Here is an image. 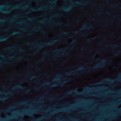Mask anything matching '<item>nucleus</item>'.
<instances>
[{"label": "nucleus", "instance_id": "nucleus-4", "mask_svg": "<svg viewBox=\"0 0 121 121\" xmlns=\"http://www.w3.org/2000/svg\"><path fill=\"white\" fill-rule=\"evenodd\" d=\"M66 50L65 49H56L55 50H54L53 51V52L55 53H56L57 52H63L60 54H59L58 53H56L55 56L52 57V58L55 59V58L56 57H59L60 56V55H62V56H68V54L67 52L65 53V51Z\"/></svg>", "mask_w": 121, "mask_h": 121}, {"label": "nucleus", "instance_id": "nucleus-19", "mask_svg": "<svg viewBox=\"0 0 121 121\" xmlns=\"http://www.w3.org/2000/svg\"><path fill=\"white\" fill-rule=\"evenodd\" d=\"M41 27L40 26H38V27L37 29H36V28H35L33 29L32 30L35 31H37L39 30L40 29Z\"/></svg>", "mask_w": 121, "mask_h": 121}, {"label": "nucleus", "instance_id": "nucleus-1", "mask_svg": "<svg viewBox=\"0 0 121 121\" xmlns=\"http://www.w3.org/2000/svg\"><path fill=\"white\" fill-rule=\"evenodd\" d=\"M59 41V39H52L50 42L46 43L45 42H42L40 43V45H38L37 47H35V45L36 43H32L30 42H27L25 44L26 45H31L34 46L35 47L37 48L38 50L42 49L43 48L48 46H52L55 43Z\"/></svg>", "mask_w": 121, "mask_h": 121}, {"label": "nucleus", "instance_id": "nucleus-53", "mask_svg": "<svg viewBox=\"0 0 121 121\" xmlns=\"http://www.w3.org/2000/svg\"><path fill=\"white\" fill-rule=\"evenodd\" d=\"M8 58L9 59H12L13 58V56H8Z\"/></svg>", "mask_w": 121, "mask_h": 121}, {"label": "nucleus", "instance_id": "nucleus-11", "mask_svg": "<svg viewBox=\"0 0 121 121\" xmlns=\"http://www.w3.org/2000/svg\"><path fill=\"white\" fill-rule=\"evenodd\" d=\"M9 37L8 36L6 37L0 36V42L4 41L7 40Z\"/></svg>", "mask_w": 121, "mask_h": 121}, {"label": "nucleus", "instance_id": "nucleus-15", "mask_svg": "<svg viewBox=\"0 0 121 121\" xmlns=\"http://www.w3.org/2000/svg\"><path fill=\"white\" fill-rule=\"evenodd\" d=\"M4 51H10L11 52H13V49L12 48L10 47L6 48L4 49Z\"/></svg>", "mask_w": 121, "mask_h": 121}, {"label": "nucleus", "instance_id": "nucleus-48", "mask_svg": "<svg viewBox=\"0 0 121 121\" xmlns=\"http://www.w3.org/2000/svg\"><path fill=\"white\" fill-rule=\"evenodd\" d=\"M90 20L95 21H96V19L93 18L90 19Z\"/></svg>", "mask_w": 121, "mask_h": 121}, {"label": "nucleus", "instance_id": "nucleus-25", "mask_svg": "<svg viewBox=\"0 0 121 121\" xmlns=\"http://www.w3.org/2000/svg\"><path fill=\"white\" fill-rule=\"evenodd\" d=\"M118 4H112L110 5L111 7H112L115 8L117 7L118 6Z\"/></svg>", "mask_w": 121, "mask_h": 121}, {"label": "nucleus", "instance_id": "nucleus-50", "mask_svg": "<svg viewBox=\"0 0 121 121\" xmlns=\"http://www.w3.org/2000/svg\"><path fill=\"white\" fill-rule=\"evenodd\" d=\"M20 30H23V31H25L26 30L25 29V28H21L20 29Z\"/></svg>", "mask_w": 121, "mask_h": 121}, {"label": "nucleus", "instance_id": "nucleus-31", "mask_svg": "<svg viewBox=\"0 0 121 121\" xmlns=\"http://www.w3.org/2000/svg\"><path fill=\"white\" fill-rule=\"evenodd\" d=\"M22 57H19V58H17L16 59V60L17 61H19L21 59H22Z\"/></svg>", "mask_w": 121, "mask_h": 121}, {"label": "nucleus", "instance_id": "nucleus-43", "mask_svg": "<svg viewBox=\"0 0 121 121\" xmlns=\"http://www.w3.org/2000/svg\"><path fill=\"white\" fill-rule=\"evenodd\" d=\"M56 2V1L55 0L53 1H50L49 2L52 4H55Z\"/></svg>", "mask_w": 121, "mask_h": 121}, {"label": "nucleus", "instance_id": "nucleus-41", "mask_svg": "<svg viewBox=\"0 0 121 121\" xmlns=\"http://www.w3.org/2000/svg\"><path fill=\"white\" fill-rule=\"evenodd\" d=\"M26 114H27L28 115H30V116H32V114L31 113H29V112H26Z\"/></svg>", "mask_w": 121, "mask_h": 121}, {"label": "nucleus", "instance_id": "nucleus-35", "mask_svg": "<svg viewBox=\"0 0 121 121\" xmlns=\"http://www.w3.org/2000/svg\"><path fill=\"white\" fill-rule=\"evenodd\" d=\"M116 117H111L110 119V120H115L116 119Z\"/></svg>", "mask_w": 121, "mask_h": 121}, {"label": "nucleus", "instance_id": "nucleus-60", "mask_svg": "<svg viewBox=\"0 0 121 121\" xmlns=\"http://www.w3.org/2000/svg\"><path fill=\"white\" fill-rule=\"evenodd\" d=\"M24 103H20L18 104L21 105L22 104H24Z\"/></svg>", "mask_w": 121, "mask_h": 121}, {"label": "nucleus", "instance_id": "nucleus-32", "mask_svg": "<svg viewBox=\"0 0 121 121\" xmlns=\"http://www.w3.org/2000/svg\"><path fill=\"white\" fill-rule=\"evenodd\" d=\"M5 21V20L1 19H0V23L2 24V23Z\"/></svg>", "mask_w": 121, "mask_h": 121}, {"label": "nucleus", "instance_id": "nucleus-62", "mask_svg": "<svg viewBox=\"0 0 121 121\" xmlns=\"http://www.w3.org/2000/svg\"><path fill=\"white\" fill-rule=\"evenodd\" d=\"M60 86H63V83H62V84H60Z\"/></svg>", "mask_w": 121, "mask_h": 121}, {"label": "nucleus", "instance_id": "nucleus-7", "mask_svg": "<svg viewBox=\"0 0 121 121\" xmlns=\"http://www.w3.org/2000/svg\"><path fill=\"white\" fill-rule=\"evenodd\" d=\"M73 92L76 93L77 94H82V93L76 90H72L67 92L66 94H65L64 96H66L70 95Z\"/></svg>", "mask_w": 121, "mask_h": 121}, {"label": "nucleus", "instance_id": "nucleus-5", "mask_svg": "<svg viewBox=\"0 0 121 121\" xmlns=\"http://www.w3.org/2000/svg\"><path fill=\"white\" fill-rule=\"evenodd\" d=\"M63 0L65 1L67 0ZM67 0L72 3L73 4V6H78L82 4V2H84V3L83 4V5H84L87 4L89 2V1H85L84 0H81V1L80 2L77 1L74 3L73 2V0Z\"/></svg>", "mask_w": 121, "mask_h": 121}, {"label": "nucleus", "instance_id": "nucleus-28", "mask_svg": "<svg viewBox=\"0 0 121 121\" xmlns=\"http://www.w3.org/2000/svg\"><path fill=\"white\" fill-rule=\"evenodd\" d=\"M10 27H9L8 28L5 29L3 30V31L4 32H8L9 31V29H10Z\"/></svg>", "mask_w": 121, "mask_h": 121}, {"label": "nucleus", "instance_id": "nucleus-12", "mask_svg": "<svg viewBox=\"0 0 121 121\" xmlns=\"http://www.w3.org/2000/svg\"><path fill=\"white\" fill-rule=\"evenodd\" d=\"M60 16L64 17L65 16V15L63 14H57L53 15L52 16V17H57Z\"/></svg>", "mask_w": 121, "mask_h": 121}, {"label": "nucleus", "instance_id": "nucleus-51", "mask_svg": "<svg viewBox=\"0 0 121 121\" xmlns=\"http://www.w3.org/2000/svg\"><path fill=\"white\" fill-rule=\"evenodd\" d=\"M15 17H14L12 18L10 20V21H13L14 20V18Z\"/></svg>", "mask_w": 121, "mask_h": 121}, {"label": "nucleus", "instance_id": "nucleus-2", "mask_svg": "<svg viewBox=\"0 0 121 121\" xmlns=\"http://www.w3.org/2000/svg\"><path fill=\"white\" fill-rule=\"evenodd\" d=\"M111 59L103 60L101 63H100L95 66L91 68H88L89 70H95L99 68H103L107 65V63H110L111 61Z\"/></svg>", "mask_w": 121, "mask_h": 121}, {"label": "nucleus", "instance_id": "nucleus-49", "mask_svg": "<svg viewBox=\"0 0 121 121\" xmlns=\"http://www.w3.org/2000/svg\"><path fill=\"white\" fill-rule=\"evenodd\" d=\"M78 31H75L73 32V33L74 34H77L78 33Z\"/></svg>", "mask_w": 121, "mask_h": 121}, {"label": "nucleus", "instance_id": "nucleus-64", "mask_svg": "<svg viewBox=\"0 0 121 121\" xmlns=\"http://www.w3.org/2000/svg\"><path fill=\"white\" fill-rule=\"evenodd\" d=\"M46 83L47 84H48V85L49 84V83L48 82H46Z\"/></svg>", "mask_w": 121, "mask_h": 121}, {"label": "nucleus", "instance_id": "nucleus-21", "mask_svg": "<svg viewBox=\"0 0 121 121\" xmlns=\"http://www.w3.org/2000/svg\"><path fill=\"white\" fill-rule=\"evenodd\" d=\"M44 58L43 57V58H42L41 59H40L38 61H36L35 62V63L36 64L39 63L40 62H43L44 61Z\"/></svg>", "mask_w": 121, "mask_h": 121}, {"label": "nucleus", "instance_id": "nucleus-30", "mask_svg": "<svg viewBox=\"0 0 121 121\" xmlns=\"http://www.w3.org/2000/svg\"><path fill=\"white\" fill-rule=\"evenodd\" d=\"M77 42V41L75 40L74 39L70 43V44H72L73 43H76Z\"/></svg>", "mask_w": 121, "mask_h": 121}, {"label": "nucleus", "instance_id": "nucleus-34", "mask_svg": "<svg viewBox=\"0 0 121 121\" xmlns=\"http://www.w3.org/2000/svg\"><path fill=\"white\" fill-rule=\"evenodd\" d=\"M32 118L33 119V121H39L40 120V119L37 120H35L34 117H32Z\"/></svg>", "mask_w": 121, "mask_h": 121}, {"label": "nucleus", "instance_id": "nucleus-24", "mask_svg": "<svg viewBox=\"0 0 121 121\" xmlns=\"http://www.w3.org/2000/svg\"><path fill=\"white\" fill-rule=\"evenodd\" d=\"M8 97L6 96L5 97L0 98V100L4 101L5 99H7Z\"/></svg>", "mask_w": 121, "mask_h": 121}, {"label": "nucleus", "instance_id": "nucleus-22", "mask_svg": "<svg viewBox=\"0 0 121 121\" xmlns=\"http://www.w3.org/2000/svg\"><path fill=\"white\" fill-rule=\"evenodd\" d=\"M104 80L105 81L110 82H112L113 81V80H112L109 78H107L104 79Z\"/></svg>", "mask_w": 121, "mask_h": 121}, {"label": "nucleus", "instance_id": "nucleus-56", "mask_svg": "<svg viewBox=\"0 0 121 121\" xmlns=\"http://www.w3.org/2000/svg\"><path fill=\"white\" fill-rule=\"evenodd\" d=\"M3 88L4 89H6L7 88V87L5 85L3 87Z\"/></svg>", "mask_w": 121, "mask_h": 121}, {"label": "nucleus", "instance_id": "nucleus-23", "mask_svg": "<svg viewBox=\"0 0 121 121\" xmlns=\"http://www.w3.org/2000/svg\"><path fill=\"white\" fill-rule=\"evenodd\" d=\"M17 24H19V25H21L22 24H24L26 23V22L25 21H22L20 22H17Z\"/></svg>", "mask_w": 121, "mask_h": 121}, {"label": "nucleus", "instance_id": "nucleus-40", "mask_svg": "<svg viewBox=\"0 0 121 121\" xmlns=\"http://www.w3.org/2000/svg\"><path fill=\"white\" fill-rule=\"evenodd\" d=\"M74 47L73 46H72V47H69L67 48L70 49V50H72L73 49Z\"/></svg>", "mask_w": 121, "mask_h": 121}, {"label": "nucleus", "instance_id": "nucleus-3", "mask_svg": "<svg viewBox=\"0 0 121 121\" xmlns=\"http://www.w3.org/2000/svg\"><path fill=\"white\" fill-rule=\"evenodd\" d=\"M28 6V5H26L24 6H21L19 5H17L13 7L10 10H2L0 8V11L3 12L5 13H10L11 10L15 9H20L22 10H24L27 8Z\"/></svg>", "mask_w": 121, "mask_h": 121}, {"label": "nucleus", "instance_id": "nucleus-10", "mask_svg": "<svg viewBox=\"0 0 121 121\" xmlns=\"http://www.w3.org/2000/svg\"><path fill=\"white\" fill-rule=\"evenodd\" d=\"M65 73L68 76L72 74L73 75H75L76 74H79V73L75 71H71L69 72H67Z\"/></svg>", "mask_w": 121, "mask_h": 121}, {"label": "nucleus", "instance_id": "nucleus-47", "mask_svg": "<svg viewBox=\"0 0 121 121\" xmlns=\"http://www.w3.org/2000/svg\"><path fill=\"white\" fill-rule=\"evenodd\" d=\"M3 6H4L5 7H6V8H9V7H11V6H5V5H4H4H3Z\"/></svg>", "mask_w": 121, "mask_h": 121}, {"label": "nucleus", "instance_id": "nucleus-37", "mask_svg": "<svg viewBox=\"0 0 121 121\" xmlns=\"http://www.w3.org/2000/svg\"><path fill=\"white\" fill-rule=\"evenodd\" d=\"M80 34L82 35V36H86L87 35H88V34L86 33L84 34Z\"/></svg>", "mask_w": 121, "mask_h": 121}, {"label": "nucleus", "instance_id": "nucleus-38", "mask_svg": "<svg viewBox=\"0 0 121 121\" xmlns=\"http://www.w3.org/2000/svg\"><path fill=\"white\" fill-rule=\"evenodd\" d=\"M35 78V79H37V77L36 76H33L31 77L30 79H33V78Z\"/></svg>", "mask_w": 121, "mask_h": 121}, {"label": "nucleus", "instance_id": "nucleus-52", "mask_svg": "<svg viewBox=\"0 0 121 121\" xmlns=\"http://www.w3.org/2000/svg\"><path fill=\"white\" fill-rule=\"evenodd\" d=\"M41 32L43 34H45L46 33V32L42 30L41 31Z\"/></svg>", "mask_w": 121, "mask_h": 121}, {"label": "nucleus", "instance_id": "nucleus-55", "mask_svg": "<svg viewBox=\"0 0 121 121\" xmlns=\"http://www.w3.org/2000/svg\"><path fill=\"white\" fill-rule=\"evenodd\" d=\"M28 20L29 21H31L33 19L30 18H28Z\"/></svg>", "mask_w": 121, "mask_h": 121}, {"label": "nucleus", "instance_id": "nucleus-45", "mask_svg": "<svg viewBox=\"0 0 121 121\" xmlns=\"http://www.w3.org/2000/svg\"><path fill=\"white\" fill-rule=\"evenodd\" d=\"M36 69L37 70H38V71H39L41 70V68H39L38 67H37L36 68Z\"/></svg>", "mask_w": 121, "mask_h": 121}, {"label": "nucleus", "instance_id": "nucleus-36", "mask_svg": "<svg viewBox=\"0 0 121 121\" xmlns=\"http://www.w3.org/2000/svg\"><path fill=\"white\" fill-rule=\"evenodd\" d=\"M57 85L56 84H54L53 85H52L50 86V87H53L57 86Z\"/></svg>", "mask_w": 121, "mask_h": 121}, {"label": "nucleus", "instance_id": "nucleus-61", "mask_svg": "<svg viewBox=\"0 0 121 121\" xmlns=\"http://www.w3.org/2000/svg\"><path fill=\"white\" fill-rule=\"evenodd\" d=\"M0 57H2L3 58H4V56L3 55H1L0 56Z\"/></svg>", "mask_w": 121, "mask_h": 121}, {"label": "nucleus", "instance_id": "nucleus-8", "mask_svg": "<svg viewBox=\"0 0 121 121\" xmlns=\"http://www.w3.org/2000/svg\"><path fill=\"white\" fill-rule=\"evenodd\" d=\"M93 28L92 25H90L88 27H87L86 25H84L80 30H82L84 29L89 30L91 29H92Z\"/></svg>", "mask_w": 121, "mask_h": 121}, {"label": "nucleus", "instance_id": "nucleus-46", "mask_svg": "<svg viewBox=\"0 0 121 121\" xmlns=\"http://www.w3.org/2000/svg\"><path fill=\"white\" fill-rule=\"evenodd\" d=\"M34 89L35 90L38 91L39 89V88L36 87Z\"/></svg>", "mask_w": 121, "mask_h": 121}, {"label": "nucleus", "instance_id": "nucleus-58", "mask_svg": "<svg viewBox=\"0 0 121 121\" xmlns=\"http://www.w3.org/2000/svg\"><path fill=\"white\" fill-rule=\"evenodd\" d=\"M75 20L77 21V22H78L79 21V20L77 19H75Z\"/></svg>", "mask_w": 121, "mask_h": 121}, {"label": "nucleus", "instance_id": "nucleus-14", "mask_svg": "<svg viewBox=\"0 0 121 121\" xmlns=\"http://www.w3.org/2000/svg\"><path fill=\"white\" fill-rule=\"evenodd\" d=\"M20 35L19 37H20L21 36H23L22 35V34L16 31L14 32V33L12 34L10 36H12L14 35Z\"/></svg>", "mask_w": 121, "mask_h": 121}, {"label": "nucleus", "instance_id": "nucleus-42", "mask_svg": "<svg viewBox=\"0 0 121 121\" xmlns=\"http://www.w3.org/2000/svg\"><path fill=\"white\" fill-rule=\"evenodd\" d=\"M30 90V89H29L27 90H26L25 91V92L26 93H28L29 92Z\"/></svg>", "mask_w": 121, "mask_h": 121}, {"label": "nucleus", "instance_id": "nucleus-59", "mask_svg": "<svg viewBox=\"0 0 121 121\" xmlns=\"http://www.w3.org/2000/svg\"><path fill=\"white\" fill-rule=\"evenodd\" d=\"M17 45H15L14 46H13V48H17Z\"/></svg>", "mask_w": 121, "mask_h": 121}, {"label": "nucleus", "instance_id": "nucleus-17", "mask_svg": "<svg viewBox=\"0 0 121 121\" xmlns=\"http://www.w3.org/2000/svg\"><path fill=\"white\" fill-rule=\"evenodd\" d=\"M53 24L58 26H60L63 24V23L61 22H53Z\"/></svg>", "mask_w": 121, "mask_h": 121}, {"label": "nucleus", "instance_id": "nucleus-16", "mask_svg": "<svg viewBox=\"0 0 121 121\" xmlns=\"http://www.w3.org/2000/svg\"><path fill=\"white\" fill-rule=\"evenodd\" d=\"M98 37V36H96L94 38L91 39H88L87 40V42L88 43H90L93 40L97 38Z\"/></svg>", "mask_w": 121, "mask_h": 121}, {"label": "nucleus", "instance_id": "nucleus-39", "mask_svg": "<svg viewBox=\"0 0 121 121\" xmlns=\"http://www.w3.org/2000/svg\"><path fill=\"white\" fill-rule=\"evenodd\" d=\"M68 34V33L66 32H64L61 33L62 34L66 35Z\"/></svg>", "mask_w": 121, "mask_h": 121}, {"label": "nucleus", "instance_id": "nucleus-54", "mask_svg": "<svg viewBox=\"0 0 121 121\" xmlns=\"http://www.w3.org/2000/svg\"><path fill=\"white\" fill-rule=\"evenodd\" d=\"M5 62L6 63H7L8 64H11V63H9V62L7 61H6V60H5Z\"/></svg>", "mask_w": 121, "mask_h": 121}, {"label": "nucleus", "instance_id": "nucleus-6", "mask_svg": "<svg viewBox=\"0 0 121 121\" xmlns=\"http://www.w3.org/2000/svg\"><path fill=\"white\" fill-rule=\"evenodd\" d=\"M46 9V6L37 9H36L34 8H31L30 11L27 12L26 13V14H27L32 12H36L40 11L41 10H45Z\"/></svg>", "mask_w": 121, "mask_h": 121}, {"label": "nucleus", "instance_id": "nucleus-63", "mask_svg": "<svg viewBox=\"0 0 121 121\" xmlns=\"http://www.w3.org/2000/svg\"><path fill=\"white\" fill-rule=\"evenodd\" d=\"M33 34L32 33H30L28 34V35H32Z\"/></svg>", "mask_w": 121, "mask_h": 121}, {"label": "nucleus", "instance_id": "nucleus-33", "mask_svg": "<svg viewBox=\"0 0 121 121\" xmlns=\"http://www.w3.org/2000/svg\"><path fill=\"white\" fill-rule=\"evenodd\" d=\"M19 51L21 52H24L25 51L24 50L21 49H20L19 50Z\"/></svg>", "mask_w": 121, "mask_h": 121}, {"label": "nucleus", "instance_id": "nucleus-57", "mask_svg": "<svg viewBox=\"0 0 121 121\" xmlns=\"http://www.w3.org/2000/svg\"><path fill=\"white\" fill-rule=\"evenodd\" d=\"M116 80L118 81H121V78L117 79Z\"/></svg>", "mask_w": 121, "mask_h": 121}, {"label": "nucleus", "instance_id": "nucleus-27", "mask_svg": "<svg viewBox=\"0 0 121 121\" xmlns=\"http://www.w3.org/2000/svg\"><path fill=\"white\" fill-rule=\"evenodd\" d=\"M71 121H79V120L76 118H71Z\"/></svg>", "mask_w": 121, "mask_h": 121}, {"label": "nucleus", "instance_id": "nucleus-18", "mask_svg": "<svg viewBox=\"0 0 121 121\" xmlns=\"http://www.w3.org/2000/svg\"><path fill=\"white\" fill-rule=\"evenodd\" d=\"M25 87H22L21 86L18 85L15 86L13 88V90L15 89L16 88H20L22 89L25 88Z\"/></svg>", "mask_w": 121, "mask_h": 121}, {"label": "nucleus", "instance_id": "nucleus-20", "mask_svg": "<svg viewBox=\"0 0 121 121\" xmlns=\"http://www.w3.org/2000/svg\"><path fill=\"white\" fill-rule=\"evenodd\" d=\"M121 54V51H118L116 52L114 54V56H118L119 54Z\"/></svg>", "mask_w": 121, "mask_h": 121}, {"label": "nucleus", "instance_id": "nucleus-9", "mask_svg": "<svg viewBox=\"0 0 121 121\" xmlns=\"http://www.w3.org/2000/svg\"><path fill=\"white\" fill-rule=\"evenodd\" d=\"M71 9V7H69L67 8H65V7H63L59 9V10H63L66 12H68L70 11Z\"/></svg>", "mask_w": 121, "mask_h": 121}, {"label": "nucleus", "instance_id": "nucleus-26", "mask_svg": "<svg viewBox=\"0 0 121 121\" xmlns=\"http://www.w3.org/2000/svg\"><path fill=\"white\" fill-rule=\"evenodd\" d=\"M118 45L117 44H114L113 45L110 46V47L112 48H113L116 47Z\"/></svg>", "mask_w": 121, "mask_h": 121}, {"label": "nucleus", "instance_id": "nucleus-13", "mask_svg": "<svg viewBox=\"0 0 121 121\" xmlns=\"http://www.w3.org/2000/svg\"><path fill=\"white\" fill-rule=\"evenodd\" d=\"M51 17H50L49 18H46L44 19L43 20L40 21H39L38 22L39 23H44V21L45 20H48L50 21H52H52L51 20Z\"/></svg>", "mask_w": 121, "mask_h": 121}, {"label": "nucleus", "instance_id": "nucleus-44", "mask_svg": "<svg viewBox=\"0 0 121 121\" xmlns=\"http://www.w3.org/2000/svg\"><path fill=\"white\" fill-rule=\"evenodd\" d=\"M105 13L106 14H107L108 15H109V16H110L111 15V14L109 12H106Z\"/></svg>", "mask_w": 121, "mask_h": 121}, {"label": "nucleus", "instance_id": "nucleus-29", "mask_svg": "<svg viewBox=\"0 0 121 121\" xmlns=\"http://www.w3.org/2000/svg\"><path fill=\"white\" fill-rule=\"evenodd\" d=\"M84 69V68L83 67H81L79 68L77 70L78 71H80L81 70L83 69Z\"/></svg>", "mask_w": 121, "mask_h": 121}]
</instances>
